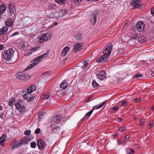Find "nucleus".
Returning <instances> with one entry per match:
<instances>
[{
	"label": "nucleus",
	"instance_id": "1",
	"mask_svg": "<svg viewBox=\"0 0 154 154\" xmlns=\"http://www.w3.org/2000/svg\"><path fill=\"white\" fill-rule=\"evenodd\" d=\"M112 48L111 43L108 44L106 47L105 49L103 51L104 55L101 56L100 58L97 60L98 63H102L103 61H106L108 58L109 56L111 54V50Z\"/></svg>",
	"mask_w": 154,
	"mask_h": 154
},
{
	"label": "nucleus",
	"instance_id": "2",
	"mask_svg": "<svg viewBox=\"0 0 154 154\" xmlns=\"http://www.w3.org/2000/svg\"><path fill=\"white\" fill-rule=\"evenodd\" d=\"M48 55V53H45L35 58H34L31 61L32 63L27 66L26 68L25 69V70H26V69L28 70L29 69L32 68L37 65L40 61L43 59V58L47 57Z\"/></svg>",
	"mask_w": 154,
	"mask_h": 154
},
{
	"label": "nucleus",
	"instance_id": "3",
	"mask_svg": "<svg viewBox=\"0 0 154 154\" xmlns=\"http://www.w3.org/2000/svg\"><path fill=\"white\" fill-rule=\"evenodd\" d=\"M14 54V51L12 48H9L5 51L3 54V58L5 60L9 61L12 59Z\"/></svg>",
	"mask_w": 154,
	"mask_h": 154
},
{
	"label": "nucleus",
	"instance_id": "4",
	"mask_svg": "<svg viewBox=\"0 0 154 154\" xmlns=\"http://www.w3.org/2000/svg\"><path fill=\"white\" fill-rule=\"evenodd\" d=\"M16 77L18 79L22 80H24L27 79L26 75L21 72H18L16 73Z\"/></svg>",
	"mask_w": 154,
	"mask_h": 154
},
{
	"label": "nucleus",
	"instance_id": "5",
	"mask_svg": "<svg viewBox=\"0 0 154 154\" xmlns=\"http://www.w3.org/2000/svg\"><path fill=\"white\" fill-rule=\"evenodd\" d=\"M16 109L19 110L20 112L23 113L25 112L26 108L24 106H21L20 103H15Z\"/></svg>",
	"mask_w": 154,
	"mask_h": 154
},
{
	"label": "nucleus",
	"instance_id": "6",
	"mask_svg": "<svg viewBox=\"0 0 154 154\" xmlns=\"http://www.w3.org/2000/svg\"><path fill=\"white\" fill-rule=\"evenodd\" d=\"M144 24L142 21H140L137 22L136 27L137 30L139 32H142L144 29Z\"/></svg>",
	"mask_w": 154,
	"mask_h": 154
},
{
	"label": "nucleus",
	"instance_id": "7",
	"mask_svg": "<svg viewBox=\"0 0 154 154\" xmlns=\"http://www.w3.org/2000/svg\"><path fill=\"white\" fill-rule=\"evenodd\" d=\"M106 73L105 71L102 70L100 71L99 73L97 74V77L101 80H103L106 78Z\"/></svg>",
	"mask_w": 154,
	"mask_h": 154
},
{
	"label": "nucleus",
	"instance_id": "8",
	"mask_svg": "<svg viewBox=\"0 0 154 154\" xmlns=\"http://www.w3.org/2000/svg\"><path fill=\"white\" fill-rule=\"evenodd\" d=\"M45 143L44 141L42 139H38L37 145L40 149H43L44 148Z\"/></svg>",
	"mask_w": 154,
	"mask_h": 154
},
{
	"label": "nucleus",
	"instance_id": "9",
	"mask_svg": "<svg viewBox=\"0 0 154 154\" xmlns=\"http://www.w3.org/2000/svg\"><path fill=\"white\" fill-rule=\"evenodd\" d=\"M61 117L58 115L53 117V121L54 123V124L56 125L60 123L61 121Z\"/></svg>",
	"mask_w": 154,
	"mask_h": 154
},
{
	"label": "nucleus",
	"instance_id": "10",
	"mask_svg": "<svg viewBox=\"0 0 154 154\" xmlns=\"http://www.w3.org/2000/svg\"><path fill=\"white\" fill-rule=\"evenodd\" d=\"M53 125L52 124L51 126V127L52 128V131L55 133L59 134L60 133H61V131L59 127H53Z\"/></svg>",
	"mask_w": 154,
	"mask_h": 154
},
{
	"label": "nucleus",
	"instance_id": "11",
	"mask_svg": "<svg viewBox=\"0 0 154 154\" xmlns=\"http://www.w3.org/2000/svg\"><path fill=\"white\" fill-rule=\"evenodd\" d=\"M20 45L22 48L23 49H26L28 46V44L27 42L24 41L22 40L20 42Z\"/></svg>",
	"mask_w": 154,
	"mask_h": 154
},
{
	"label": "nucleus",
	"instance_id": "12",
	"mask_svg": "<svg viewBox=\"0 0 154 154\" xmlns=\"http://www.w3.org/2000/svg\"><path fill=\"white\" fill-rule=\"evenodd\" d=\"M83 46L81 43H79L75 45L74 47V51L75 52L79 51L82 48Z\"/></svg>",
	"mask_w": 154,
	"mask_h": 154
},
{
	"label": "nucleus",
	"instance_id": "13",
	"mask_svg": "<svg viewBox=\"0 0 154 154\" xmlns=\"http://www.w3.org/2000/svg\"><path fill=\"white\" fill-rule=\"evenodd\" d=\"M93 111L94 109H92L87 113L85 115V116L82 119L81 121L82 122H83L84 121L88 119L89 117Z\"/></svg>",
	"mask_w": 154,
	"mask_h": 154
},
{
	"label": "nucleus",
	"instance_id": "14",
	"mask_svg": "<svg viewBox=\"0 0 154 154\" xmlns=\"http://www.w3.org/2000/svg\"><path fill=\"white\" fill-rule=\"evenodd\" d=\"M98 14V12L97 11L94 12L93 15V17L91 19V21L92 22L93 24L95 25L97 20V15Z\"/></svg>",
	"mask_w": 154,
	"mask_h": 154
},
{
	"label": "nucleus",
	"instance_id": "15",
	"mask_svg": "<svg viewBox=\"0 0 154 154\" xmlns=\"http://www.w3.org/2000/svg\"><path fill=\"white\" fill-rule=\"evenodd\" d=\"M48 35L47 33L42 35L39 39L40 42H42L43 41H47L48 39Z\"/></svg>",
	"mask_w": 154,
	"mask_h": 154
},
{
	"label": "nucleus",
	"instance_id": "16",
	"mask_svg": "<svg viewBox=\"0 0 154 154\" xmlns=\"http://www.w3.org/2000/svg\"><path fill=\"white\" fill-rule=\"evenodd\" d=\"M14 23V20L12 18L8 20L5 22V25L8 27H11L12 26Z\"/></svg>",
	"mask_w": 154,
	"mask_h": 154
},
{
	"label": "nucleus",
	"instance_id": "17",
	"mask_svg": "<svg viewBox=\"0 0 154 154\" xmlns=\"http://www.w3.org/2000/svg\"><path fill=\"white\" fill-rule=\"evenodd\" d=\"M35 86L34 85H32L28 88L27 93L31 94L30 93L35 91Z\"/></svg>",
	"mask_w": 154,
	"mask_h": 154
},
{
	"label": "nucleus",
	"instance_id": "18",
	"mask_svg": "<svg viewBox=\"0 0 154 154\" xmlns=\"http://www.w3.org/2000/svg\"><path fill=\"white\" fill-rule=\"evenodd\" d=\"M146 5L143 4H136L134 5V8L142 9L145 7Z\"/></svg>",
	"mask_w": 154,
	"mask_h": 154
},
{
	"label": "nucleus",
	"instance_id": "19",
	"mask_svg": "<svg viewBox=\"0 0 154 154\" xmlns=\"http://www.w3.org/2000/svg\"><path fill=\"white\" fill-rule=\"evenodd\" d=\"M69 50V48L68 47H66L64 48L62 51L61 55L62 56L64 57L66 55L67 52Z\"/></svg>",
	"mask_w": 154,
	"mask_h": 154
},
{
	"label": "nucleus",
	"instance_id": "20",
	"mask_svg": "<svg viewBox=\"0 0 154 154\" xmlns=\"http://www.w3.org/2000/svg\"><path fill=\"white\" fill-rule=\"evenodd\" d=\"M106 102V101L105 100L102 103H100L99 105H97V106H94L93 107V109L94 110V109H96L101 108L104 104H105Z\"/></svg>",
	"mask_w": 154,
	"mask_h": 154
},
{
	"label": "nucleus",
	"instance_id": "21",
	"mask_svg": "<svg viewBox=\"0 0 154 154\" xmlns=\"http://www.w3.org/2000/svg\"><path fill=\"white\" fill-rule=\"evenodd\" d=\"M138 40L140 43H143L146 42V39L145 37L141 36L138 38Z\"/></svg>",
	"mask_w": 154,
	"mask_h": 154
},
{
	"label": "nucleus",
	"instance_id": "22",
	"mask_svg": "<svg viewBox=\"0 0 154 154\" xmlns=\"http://www.w3.org/2000/svg\"><path fill=\"white\" fill-rule=\"evenodd\" d=\"M8 28L6 26H4L3 28L0 29V34L1 35H2L5 32L7 31Z\"/></svg>",
	"mask_w": 154,
	"mask_h": 154
},
{
	"label": "nucleus",
	"instance_id": "23",
	"mask_svg": "<svg viewBox=\"0 0 154 154\" xmlns=\"http://www.w3.org/2000/svg\"><path fill=\"white\" fill-rule=\"evenodd\" d=\"M15 100V97H12L11 98H10L9 100L8 103V105L11 106L13 105V103L14 102V103H16L14 102Z\"/></svg>",
	"mask_w": 154,
	"mask_h": 154
},
{
	"label": "nucleus",
	"instance_id": "24",
	"mask_svg": "<svg viewBox=\"0 0 154 154\" xmlns=\"http://www.w3.org/2000/svg\"><path fill=\"white\" fill-rule=\"evenodd\" d=\"M20 143L22 145L24 144L25 143L28 142V139L26 137H24L21 139Z\"/></svg>",
	"mask_w": 154,
	"mask_h": 154
},
{
	"label": "nucleus",
	"instance_id": "25",
	"mask_svg": "<svg viewBox=\"0 0 154 154\" xmlns=\"http://www.w3.org/2000/svg\"><path fill=\"white\" fill-rule=\"evenodd\" d=\"M67 13V10H60L59 13V15L60 17H62Z\"/></svg>",
	"mask_w": 154,
	"mask_h": 154
},
{
	"label": "nucleus",
	"instance_id": "26",
	"mask_svg": "<svg viewBox=\"0 0 154 154\" xmlns=\"http://www.w3.org/2000/svg\"><path fill=\"white\" fill-rule=\"evenodd\" d=\"M55 2L58 4L63 5L65 4L66 2V0H54Z\"/></svg>",
	"mask_w": 154,
	"mask_h": 154
},
{
	"label": "nucleus",
	"instance_id": "27",
	"mask_svg": "<svg viewBox=\"0 0 154 154\" xmlns=\"http://www.w3.org/2000/svg\"><path fill=\"white\" fill-rule=\"evenodd\" d=\"M68 85L65 81H63L60 85V87L63 89L66 88L67 86Z\"/></svg>",
	"mask_w": 154,
	"mask_h": 154
},
{
	"label": "nucleus",
	"instance_id": "28",
	"mask_svg": "<svg viewBox=\"0 0 154 154\" xmlns=\"http://www.w3.org/2000/svg\"><path fill=\"white\" fill-rule=\"evenodd\" d=\"M126 152L128 154H133L135 152L134 150L131 149L127 148L126 149Z\"/></svg>",
	"mask_w": 154,
	"mask_h": 154
},
{
	"label": "nucleus",
	"instance_id": "29",
	"mask_svg": "<svg viewBox=\"0 0 154 154\" xmlns=\"http://www.w3.org/2000/svg\"><path fill=\"white\" fill-rule=\"evenodd\" d=\"M21 146V143L20 142H19L13 145L11 148V149L13 150L16 148H18L20 147Z\"/></svg>",
	"mask_w": 154,
	"mask_h": 154
},
{
	"label": "nucleus",
	"instance_id": "30",
	"mask_svg": "<svg viewBox=\"0 0 154 154\" xmlns=\"http://www.w3.org/2000/svg\"><path fill=\"white\" fill-rule=\"evenodd\" d=\"M140 0H133L130 3V5L131 6H133V8H134V5L136 4H137V3H138L140 2Z\"/></svg>",
	"mask_w": 154,
	"mask_h": 154
},
{
	"label": "nucleus",
	"instance_id": "31",
	"mask_svg": "<svg viewBox=\"0 0 154 154\" xmlns=\"http://www.w3.org/2000/svg\"><path fill=\"white\" fill-rule=\"evenodd\" d=\"M92 85L94 88H98L99 86V85L95 81H93L92 82Z\"/></svg>",
	"mask_w": 154,
	"mask_h": 154
},
{
	"label": "nucleus",
	"instance_id": "32",
	"mask_svg": "<svg viewBox=\"0 0 154 154\" xmlns=\"http://www.w3.org/2000/svg\"><path fill=\"white\" fill-rule=\"evenodd\" d=\"M8 8L9 10H14L15 9L14 5L11 3H10L9 4Z\"/></svg>",
	"mask_w": 154,
	"mask_h": 154
},
{
	"label": "nucleus",
	"instance_id": "33",
	"mask_svg": "<svg viewBox=\"0 0 154 154\" xmlns=\"http://www.w3.org/2000/svg\"><path fill=\"white\" fill-rule=\"evenodd\" d=\"M31 95V94L27 93V94H25L23 95V97L24 99H26L28 100L29 97H30V96Z\"/></svg>",
	"mask_w": 154,
	"mask_h": 154
},
{
	"label": "nucleus",
	"instance_id": "34",
	"mask_svg": "<svg viewBox=\"0 0 154 154\" xmlns=\"http://www.w3.org/2000/svg\"><path fill=\"white\" fill-rule=\"evenodd\" d=\"M143 74L140 73H137L134 75V78H136L137 79H139V78L140 77H142L143 76Z\"/></svg>",
	"mask_w": 154,
	"mask_h": 154
},
{
	"label": "nucleus",
	"instance_id": "35",
	"mask_svg": "<svg viewBox=\"0 0 154 154\" xmlns=\"http://www.w3.org/2000/svg\"><path fill=\"white\" fill-rule=\"evenodd\" d=\"M145 122V120L144 119H141L140 121V126H142L143 125L144 123Z\"/></svg>",
	"mask_w": 154,
	"mask_h": 154
},
{
	"label": "nucleus",
	"instance_id": "36",
	"mask_svg": "<svg viewBox=\"0 0 154 154\" xmlns=\"http://www.w3.org/2000/svg\"><path fill=\"white\" fill-rule=\"evenodd\" d=\"M9 13H10V14H9V15H11V16H15V10H9Z\"/></svg>",
	"mask_w": 154,
	"mask_h": 154
},
{
	"label": "nucleus",
	"instance_id": "37",
	"mask_svg": "<svg viewBox=\"0 0 154 154\" xmlns=\"http://www.w3.org/2000/svg\"><path fill=\"white\" fill-rule=\"evenodd\" d=\"M35 98V96H31V95L30 96V97H29L27 101L28 102H31L32 100H34Z\"/></svg>",
	"mask_w": 154,
	"mask_h": 154
},
{
	"label": "nucleus",
	"instance_id": "38",
	"mask_svg": "<svg viewBox=\"0 0 154 154\" xmlns=\"http://www.w3.org/2000/svg\"><path fill=\"white\" fill-rule=\"evenodd\" d=\"M76 39L77 40H80L82 38V37L80 34L76 35L75 36Z\"/></svg>",
	"mask_w": 154,
	"mask_h": 154
},
{
	"label": "nucleus",
	"instance_id": "39",
	"mask_svg": "<svg viewBox=\"0 0 154 154\" xmlns=\"http://www.w3.org/2000/svg\"><path fill=\"white\" fill-rule=\"evenodd\" d=\"M31 146L32 148H35L36 146V144L34 142H32L30 143Z\"/></svg>",
	"mask_w": 154,
	"mask_h": 154
},
{
	"label": "nucleus",
	"instance_id": "40",
	"mask_svg": "<svg viewBox=\"0 0 154 154\" xmlns=\"http://www.w3.org/2000/svg\"><path fill=\"white\" fill-rule=\"evenodd\" d=\"M126 129V128L124 126H122L121 127H120L119 129V130L121 131H125Z\"/></svg>",
	"mask_w": 154,
	"mask_h": 154
},
{
	"label": "nucleus",
	"instance_id": "41",
	"mask_svg": "<svg viewBox=\"0 0 154 154\" xmlns=\"http://www.w3.org/2000/svg\"><path fill=\"white\" fill-rule=\"evenodd\" d=\"M6 6L4 5H2L0 6V10H6Z\"/></svg>",
	"mask_w": 154,
	"mask_h": 154
},
{
	"label": "nucleus",
	"instance_id": "42",
	"mask_svg": "<svg viewBox=\"0 0 154 154\" xmlns=\"http://www.w3.org/2000/svg\"><path fill=\"white\" fill-rule=\"evenodd\" d=\"M50 96L49 94H48L46 95H45L44 97L43 98V99L45 100H46L48 99L49 97H50Z\"/></svg>",
	"mask_w": 154,
	"mask_h": 154
},
{
	"label": "nucleus",
	"instance_id": "43",
	"mask_svg": "<svg viewBox=\"0 0 154 154\" xmlns=\"http://www.w3.org/2000/svg\"><path fill=\"white\" fill-rule=\"evenodd\" d=\"M88 63L87 62H84L83 63V67L84 68H86L88 66Z\"/></svg>",
	"mask_w": 154,
	"mask_h": 154
},
{
	"label": "nucleus",
	"instance_id": "44",
	"mask_svg": "<svg viewBox=\"0 0 154 154\" xmlns=\"http://www.w3.org/2000/svg\"><path fill=\"white\" fill-rule=\"evenodd\" d=\"M24 134L26 135H29L31 134V131L30 130H26L25 131Z\"/></svg>",
	"mask_w": 154,
	"mask_h": 154
},
{
	"label": "nucleus",
	"instance_id": "45",
	"mask_svg": "<svg viewBox=\"0 0 154 154\" xmlns=\"http://www.w3.org/2000/svg\"><path fill=\"white\" fill-rule=\"evenodd\" d=\"M6 138V135L5 134H3L0 137V140L5 141Z\"/></svg>",
	"mask_w": 154,
	"mask_h": 154
},
{
	"label": "nucleus",
	"instance_id": "46",
	"mask_svg": "<svg viewBox=\"0 0 154 154\" xmlns=\"http://www.w3.org/2000/svg\"><path fill=\"white\" fill-rule=\"evenodd\" d=\"M40 131V129L39 128H38L35 130V133L36 134H39Z\"/></svg>",
	"mask_w": 154,
	"mask_h": 154
},
{
	"label": "nucleus",
	"instance_id": "47",
	"mask_svg": "<svg viewBox=\"0 0 154 154\" xmlns=\"http://www.w3.org/2000/svg\"><path fill=\"white\" fill-rule=\"evenodd\" d=\"M119 108V106H117L115 107H113L112 109L114 111H116L118 110Z\"/></svg>",
	"mask_w": 154,
	"mask_h": 154
},
{
	"label": "nucleus",
	"instance_id": "48",
	"mask_svg": "<svg viewBox=\"0 0 154 154\" xmlns=\"http://www.w3.org/2000/svg\"><path fill=\"white\" fill-rule=\"evenodd\" d=\"M127 102L125 101H123L121 104V106H125L127 105Z\"/></svg>",
	"mask_w": 154,
	"mask_h": 154
},
{
	"label": "nucleus",
	"instance_id": "49",
	"mask_svg": "<svg viewBox=\"0 0 154 154\" xmlns=\"http://www.w3.org/2000/svg\"><path fill=\"white\" fill-rule=\"evenodd\" d=\"M122 120V119L121 118H118L116 119V121L119 123L121 122Z\"/></svg>",
	"mask_w": 154,
	"mask_h": 154
},
{
	"label": "nucleus",
	"instance_id": "50",
	"mask_svg": "<svg viewBox=\"0 0 154 154\" xmlns=\"http://www.w3.org/2000/svg\"><path fill=\"white\" fill-rule=\"evenodd\" d=\"M19 34V32H15L14 33L12 34L11 36V37H13L16 35H17Z\"/></svg>",
	"mask_w": 154,
	"mask_h": 154
},
{
	"label": "nucleus",
	"instance_id": "51",
	"mask_svg": "<svg viewBox=\"0 0 154 154\" xmlns=\"http://www.w3.org/2000/svg\"><path fill=\"white\" fill-rule=\"evenodd\" d=\"M5 142V141L0 140V144L1 145L3 146L4 145Z\"/></svg>",
	"mask_w": 154,
	"mask_h": 154
},
{
	"label": "nucleus",
	"instance_id": "52",
	"mask_svg": "<svg viewBox=\"0 0 154 154\" xmlns=\"http://www.w3.org/2000/svg\"><path fill=\"white\" fill-rule=\"evenodd\" d=\"M26 137L28 139V142H29V141L30 140H31L33 138V137L32 136H30L29 137L28 136V137Z\"/></svg>",
	"mask_w": 154,
	"mask_h": 154
},
{
	"label": "nucleus",
	"instance_id": "53",
	"mask_svg": "<svg viewBox=\"0 0 154 154\" xmlns=\"http://www.w3.org/2000/svg\"><path fill=\"white\" fill-rule=\"evenodd\" d=\"M138 35L137 34H135L134 35H133L132 36V38L134 39H135L137 37Z\"/></svg>",
	"mask_w": 154,
	"mask_h": 154
},
{
	"label": "nucleus",
	"instance_id": "54",
	"mask_svg": "<svg viewBox=\"0 0 154 154\" xmlns=\"http://www.w3.org/2000/svg\"><path fill=\"white\" fill-rule=\"evenodd\" d=\"M130 137V135H126L125 137L124 138L126 139V140L129 139Z\"/></svg>",
	"mask_w": 154,
	"mask_h": 154
},
{
	"label": "nucleus",
	"instance_id": "55",
	"mask_svg": "<svg viewBox=\"0 0 154 154\" xmlns=\"http://www.w3.org/2000/svg\"><path fill=\"white\" fill-rule=\"evenodd\" d=\"M134 100L136 102H140L141 100L139 98H137L135 99H134Z\"/></svg>",
	"mask_w": 154,
	"mask_h": 154
},
{
	"label": "nucleus",
	"instance_id": "56",
	"mask_svg": "<svg viewBox=\"0 0 154 154\" xmlns=\"http://www.w3.org/2000/svg\"><path fill=\"white\" fill-rule=\"evenodd\" d=\"M122 141L121 140H119L117 142V143L118 145H120L122 143Z\"/></svg>",
	"mask_w": 154,
	"mask_h": 154
},
{
	"label": "nucleus",
	"instance_id": "57",
	"mask_svg": "<svg viewBox=\"0 0 154 154\" xmlns=\"http://www.w3.org/2000/svg\"><path fill=\"white\" fill-rule=\"evenodd\" d=\"M92 98V97H88L87 99H86V102H88V101H89L91 100Z\"/></svg>",
	"mask_w": 154,
	"mask_h": 154
},
{
	"label": "nucleus",
	"instance_id": "58",
	"mask_svg": "<svg viewBox=\"0 0 154 154\" xmlns=\"http://www.w3.org/2000/svg\"><path fill=\"white\" fill-rule=\"evenodd\" d=\"M4 49V46L2 45H0V49L2 50Z\"/></svg>",
	"mask_w": 154,
	"mask_h": 154
},
{
	"label": "nucleus",
	"instance_id": "59",
	"mask_svg": "<svg viewBox=\"0 0 154 154\" xmlns=\"http://www.w3.org/2000/svg\"><path fill=\"white\" fill-rule=\"evenodd\" d=\"M114 137H117L118 136V134L117 133H115L113 135Z\"/></svg>",
	"mask_w": 154,
	"mask_h": 154
},
{
	"label": "nucleus",
	"instance_id": "60",
	"mask_svg": "<svg viewBox=\"0 0 154 154\" xmlns=\"http://www.w3.org/2000/svg\"><path fill=\"white\" fill-rule=\"evenodd\" d=\"M48 74V72H44V73H43V75H46L47 74Z\"/></svg>",
	"mask_w": 154,
	"mask_h": 154
},
{
	"label": "nucleus",
	"instance_id": "61",
	"mask_svg": "<svg viewBox=\"0 0 154 154\" xmlns=\"http://www.w3.org/2000/svg\"><path fill=\"white\" fill-rule=\"evenodd\" d=\"M151 13L154 16V10H151Z\"/></svg>",
	"mask_w": 154,
	"mask_h": 154
},
{
	"label": "nucleus",
	"instance_id": "62",
	"mask_svg": "<svg viewBox=\"0 0 154 154\" xmlns=\"http://www.w3.org/2000/svg\"><path fill=\"white\" fill-rule=\"evenodd\" d=\"M3 113H2L1 114V115L0 116V117L2 119H3Z\"/></svg>",
	"mask_w": 154,
	"mask_h": 154
},
{
	"label": "nucleus",
	"instance_id": "63",
	"mask_svg": "<svg viewBox=\"0 0 154 154\" xmlns=\"http://www.w3.org/2000/svg\"><path fill=\"white\" fill-rule=\"evenodd\" d=\"M53 17H54V18H57V17H58V15H54L53 16Z\"/></svg>",
	"mask_w": 154,
	"mask_h": 154
},
{
	"label": "nucleus",
	"instance_id": "64",
	"mask_svg": "<svg viewBox=\"0 0 154 154\" xmlns=\"http://www.w3.org/2000/svg\"><path fill=\"white\" fill-rule=\"evenodd\" d=\"M126 143V142L125 141V140H124L122 141V143H123V144H124L125 145L126 144H125V143Z\"/></svg>",
	"mask_w": 154,
	"mask_h": 154
}]
</instances>
